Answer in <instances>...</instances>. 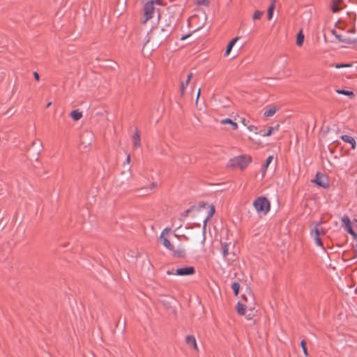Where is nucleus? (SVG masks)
<instances>
[{
    "instance_id": "b1692460",
    "label": "nucleus",
    "mask_w": 357,
    "mask_h": 357,
    "mask_svg": "<svg viewBox=\"0 0 357 357\" xmlns=\"http://www.w3.org/2000/svg\"><path fill=\"white\" fill-rule=\"evenodd\" d=\"M276 112V109L275 107L270 108L266 110L264 113V116L271 117L273 116Z\"/></svg>"
},
{
    "instance_id": "4c0bfd02",
    "label": "nucleus",
    "mask_w": 357,
    "mask_h": 357,
    "mask_svg": "<svg viewBox=\"0 0 357 357\" xmlns=\"http://www.w3.org/2000/svg\"><path fill=\"white\" fill-rule=\"evenodd\" d=\"M33 77L34 78L36 79V81H39L40 80V76H39V74L37 73V72H33Z\"/></svg>"
},
{
    "instance_id": "0eeeda50",
    "label": "nucleus",
    "mask_w": 357,
    "mask_h": 357,
    "mask_svg": "<svg viewBox=\"0 0 357 357\" xmlns=\"http://www.w3.org/2000/svg\"><path fill=\"white\" fill-rule=\"evenodd\" d=\"M342 220V227H344V229L349 233L354 238H357V234L354 231L352 227H351V221H350V219L348 216L347 215H344L342 218L341 219Z\"/></svg>"
},
{
    "instance_id": "a211bd4d",
    "label": "nucleus",
    "mask_w": 357,
    "mask_h": 357,
    "mask_svg": "<svg viewBox=\"0 0 357 357\" xmlns=\"http://www.w3.org/2000/svg\"><path fill=\"white\" fill-rule=\"evenodd\" d=\"M335 92L338 94L347 96L351 98H354V94L353 91H346L344 89H336Z\"/></svg>"
},
{
    "instance_id": "473e14b6",
    "label": "nucleus",
    "mask_w": 357,
    "mask_h": 357,
    "mask_svg": "<svg viewBox=\"0 0 357 357\" xmlns=\"http://www.w3.org/2000/svg\"><path fill=\"white\" fill-rule=\"evenodd\" d=\"M331 8L332 12L334 13L338 12L340 9L338 4H335V3H333V1H332Z\"/></svg>"
},
{
    "instance_id": "5701e85b",
    "label": "nucleus",
    "mask_w": 357,
    "mask_h": 357,
    "mask_svg": "<svg viewBox=\"0 0 357 357\" xmlns=\"http://www.w3.org/2000/svg\"><path fill=\"white\" fill-rule=\"evenodd\" d=\"M303 40L304 35L303 34L302 30H301L296 37V45L298 46H301L303 43Z\"/></svg>"
},
{
    "instance_id": "9d476101",
    "label": "nucleus",
    "mask_w": 357,
    "mask_h": 357,
    "mask_svg": "<svg viewBox=\"0 0 357 357\" xmlns=\"http://www.w3.org/2000/svg\"><path fill=\"white\" fill-rule=\"evenodd\" d=\"M195 273L193 266H184L176 270V275L179 276L192 275Z\"/></svg>"
},
{
    "instance_id": "2f4dec72",
    "label": "nucleus",
    "mask_w": 357,
    "mask_h": 357,
    "mask_svg": "<svg viewBox=\"0 0 357 357\" xmlns=\"http://www.w3.org/2000/svg\"><path fill=\"white\" fill-rule=\"evenodd\" d=\"M301 346L302 347V350H303V352L304 354V355L305 356H307L308 354H307V348H306V346H305V342L304 340H303L301 342Z\"/></svg>"
},
{
    "instance_id": "e433bc0d",
    "label": "nucleus",
    "mask_w": 357,
    "mask_h": 357,
    "mask_svg": "<svg viewBox=\"0 0 357 357\" xmlns=\"http://www.w3.org/2000/svg\"><path fill=\"white\" fill-rule=\"evenodd\" d=\"M192 77V73H190L188 75L187 79L185 80V85H188L189 82L190 81L191 78Z\"/></svg>"
},
{
    "instance_id": "a18cd8bd",
    "label": "nucleus",
    "mask_w": 357,
    "mask_h": 357,
    "mask_svg": "<svg viewBox=\"0 0 357 357\" xmlns=\"http://www.w3.org/2000/svg\"><path fill=\"white\" fill-rule=\"evenodd\" d=\"M275 1H276V0H271V5H273V8H275Z\"/></svg>"
},
{
    "instance_id": "412c9836",
    "label": "nucleus",
    "mask_w": 357,
    "mask_h": 357,
    "mask_svg": "<svg viewBox=\"0 0 357 357\" xmlns=\"http://www.w3.org/2000/svg\"><path fill=\"white\" fill-rule=\"evenodd\" d=\"M332 32H333V34L335 36V38L339 42H342V43H351V40L349 38H344L341 35L335 33V31H333Z\"/></svg>"
},
{
    "instance_id": "bb28decb",
    "label": "nucleus",
    "mask_w": 357,
    "mask_h": 357,
    "mask_svg": "<svg viewBox=\"0 0 357 357\" xmlns=\"http://www.w3.org/2000/svg\"><path fill=\"white\" fill-rule=\"evenodd\" d=\"M275 8H273V5H270L267 10V18L268 20H271L273 18V10Z\"/></svg>"
},
{
    "instance_id": "423d86ee",
    "label": "nucleus",
    "mask_w": 357,
    "mask_h": 357,
    "mask_svg": "<svg viewBox=\"0 0 357 357\" xmlns=\"http://www.w3.org/2000/svg\"><path fill=\"white\" fill-rule=\"evenodd\" d=\"M313 182L323 188H328L329 187L328 179L323 174L317 173L313 180Z\"/></svg>"
},
{
    "instance_id": "ea45409f",
    "label": "nucleus",
    "mask_w": 357,
    "mask_h": 357,
    "mask_svg": "<svg viewBox=\"0 0 357 357\" xmlns=\"http://www.w3.org/2000/svg\"><path fill=\"white\" fill-rule=\"evenodd\" d=\"M167 275H174V274H176V271L174 272V269L169 270L167 271Z\"/></svg>"
},
{
    "instance_id": "f3484780",
    "label": "nucleus",
    "mask_w": 357,
    "mask_h": 357,
    "mask_svg": "<svg viewBox=\"0 0 357 357\" xmlns=\"http://www.w3.org/2000/svg\"><path fill=\"white\" fill-rule=\"evenodd\" d=\"M280 126L278 124L276 125L275 126L270 127L266 132L261 133L260 134V135H261L262 137H268L271 135L273 132L278 130Z\"/></svg>"
},
{
    "instance_id": "3c124183",
    "label": "nucleus",
    "mask_w": 357,
    "mask_h": 357,
    "mask_svg": "<svg viewBox=\"0 0 357 357\" xmlns=\"http://www.w3.org/2000/svg\"><path fill=\"white\" fill-rule=\"evenodd\" d=\"M250 314H248L247 318H248V319H250Z\"/></svg>"
},
{
    "instance_id": "f8f14e48",
    "label": "nucleus",
    "mask_w": 357,
    "mask_h": 357,
    "mask_svg": "<svg viewBox=\"0 0 357 357\" xmlns=\"http://www.w3.org/2000/svg\"><path fill=\"white\" fill-rule=\"evenodd\" d=\"M132 142H133V146L137 149L140 147L141 146V139H140V135L139 131L137 128L135 129V133L132 136Z\"/></svg>"
},
{
    "instance_id": "a19ab883",
    "label": "nucleus",
    "mask_w": 357,
    "mask_h": 357,
    "mask_svg": "<svg viewBox=\"0 0 357 357\" xmlns=\"http://www.w3.org/2000/svg\"><path fill=\"white\" fill-rule=\"evenodd\" d=\"M355 257L357 258V245L354 246Z\"/></svg>"
},
{
    "instance_id": "cd10ccee",
    "label": "nucleus",
    "mask_w": 357,
    "mask_h": 357,
    "mask_svg": "<svg viewBox=\"0 0 357 357\" xmlns=\"http://www.w3.org/2000/svg\"><path fill=\"white\" fill-rule=\"evenodd\" d=\"M273 159V155H270V156L268 157L265 164L262 167V169H263V170L264 172L267 169L268 165L271 164V162H272Z\"/></svg>"
},
{
    "instance_id": "79ce46f5",
    "label": "nucleus",
    "mask_w": 357,
    "mask_h": 357,
    "mask_svg": "<svg viewBox=\"0 0 357 357\" xmlns=\"http://www.w3.org/2000/svg\"><path fill=\"white\" fill-rule=\"evenodd\" d=\"M342 0H333V2L335 3V4H339Z\"/></svg>"
},
{
    "instance_id": "aec40b11",
    "label": "nucleus",
    "mask_w": 357,
    "mask_h": 357,
    "mask_svg": "<svg viewBox=\"0 0 357 357\" xmlns=\"http://www.w3.org/2000/svg\"><path fill=\"white\" fill-rule=\"evenodd\" d=\"M243 298H245V301L248 303V305L250 307H251L255 304L253 295L250 292L248 293V296H243Z\"/></svg>"
},
{
    "instance_id": "20e7f679",
    "label": "nucleus",
    "mask_w": 357,
    "mask_h": 357,
    "mask_svg": "<svg viewBox=\"0 0 357 357\" xmlns=\"http://www.w3.org/2000/svg\"><path fill=\"white\" fill-rule=\"evenodd\" d=\"M156 5L160 6L161 0H150L145 3L144 8V19L142 20L143 24L146 23L148 20H149L150 19H151L153 17V15L154 13V10H155V6H156Z\"/></svg>"
},
{
    "instance_id": "a878e982",
    "label": "nucleus",
    "mask_w": 357,
    "mask_h": 357,
    "mask_svg": "<svg viewBox=\"0 0 357 357\" xmlns=\"http://www.w3.org/2000/svg\"><path fill=\"white\" fill-rule=\"evenodd\" d=\"M247 129L252 132H254L256 135H260L261 132L260 131H258V128L257 126L253 125H248L247 127Z\"/></svg>"
},
{
    "instance_id": "c9c22d12",
    "label": "nucleus",
    "mask_w": 357,
    "mask_h": 357,
    "mask_svg": "<svg viewBox=\"0 0 357 357\" xmlns=\"http://www.w3.org/2000/svg\"><path fill=\"white\" fill-rule=\"evenodd\" d=\"M241 123L244 126H245L246 128L248 127V126L249 125L248 124V121L245 119V118H241Z\"/></svg>"
},
{
    "instance_id": "72a5a7b5",
    "label": "nucleus",
    "mask_w": 357,
    "mask_h": 357,
    "mask_svg": "<svg viewBox=\"0 0 357 357\" xmlns=\"http://www.w3.org/2000/svg\"><path fill=\"white\" fill-rule=\"evenodd\" d=\"M351 66V63H337L335 65V68H349Z\"/></svg>"
},
{
    "instance_id": "c756f323",
    "label": "nucleus",
    "mask_w": 357,
    "mask_h": 357,
    "mask_svg": "<svg viewBox=\"0 0 357 357\" xmlns=\"http://www.w3.org/2000/svg\"><path fill=\"white\" fill-rule=\"evenodd\" d=\"M264 15V12L263 11H260V10H256L255 11L253 15H252V20H259L261 18V17Z\"/></svg>"
},
{
    "instance_id": "6ab92c4d",
    "label": "nucleus",
    "mask_w": 357,
    "mask_h": 357,
    "mask_svg": "<svg viewBox=\"0 0 357 357\" xmlns=\"http://www.w3.org/2000/svg\"><path fill=\"white\" fill-rule=\"evenodd\" d=\"M70 116L73 120L78 121L82 118V114L78 109H75L71 112Z\"/></svg>"
},
{
    "instance_id": "c85d7f7f",
    "label": "nucleus",
    "mask_w": 357,
    "mask_h": 357,
    "mask_svg": "<svg viewBox=\"0 0 357 357\" xmlns=\"http://www.w3.org/2000/svg\"><path fill=\"white\" fill-rule=\"evenodd\" d=\"M231 288H232V289L234 291V294L236 296L238 295V291H239V288H240V285H239L238 282H233L232 284H231Z\"/></svg>"
},
{
    "instance_id": "8fccbe9b",
    "label": "nucleus",
    "mask_w": 357,
    "mask_h": 357,
    "mask_svg": "<svg viewBox=\"0 0 357 357\" xmlns=\"http://www.w3.org/2000/svg\"><path fill=\"white\" fill-rule=\"evenodd\" d=\"M181 225H177V226H176V228H177V229H178V228H180V227H181Z\"/></svg>"
},
{
    "instance_id": "9b49d317",
    "label": "nucleus",
    "mask_w": 357,
    "mask_h": 357,
    "mask_svg": "<svg viewBox=\"0 0 357 357\" xmlns=\"http://www.w3.org/2000/svg\"><path fill=\"white\" fill-rule=\"evenodd\" d=\"M185 341L186 344L188 347L192 348L196 351H199L197 344V341H196L195 337L194 335H187L185 337Z\"/></svg>"
},
{
    "instance_id": "39448f33",
    "label": "nucleus",
    "mask_w": 357,
    "mask_h": 357,
    "mask_svg": "<svg viewBox=\"0 0 357 357\" xmlns=\"http://www.w3.org/2000/svg\"><path fill=\"white\" fill-rule=\"evenodd\" d=\"M323 234H324V231H323L322 228L320 226V223L315 222L314 227L310 231V236L314 241L315 244L317 246H319L322 248H324V247H323L322 241L320 238V235Z\"/></svg>"
},
{
    "instance_id": "1a4fd4ad",
    "label": "nucleus",
    "mask_w": 357,
    "mask_h": 357,
    "mask_svg": "<svg viewBox=\"0 0 357 357\" xmlns=\"http://www.w3.org/2000/svg\"><path fill=\"white\" fill-rule=\"evenodd\" d=\"M171 229L169 228H165L162 231L160 238L162 243V245L169 250L174 251V245H172L170 241L167 239V238L165 236V235L170 231Z\"/></svg>"
},
{
    "instance_id": "f257e3e1",
    "label": "nucleus",
    "mask_w": 357,
    "mask_h": 357,
    "mask_svg": "<svg viewBox=\"0 0 357 357\" xmlns=\"http://www.w3.org/2000/svg\"><path fill=\"white\" fill-rule=\"evenodd\" d=\"M172 31V29L169 24H167L165 27L155 28L151 30L149 40L153 43V45L158 47L167 39Z\"/></svg>"
},
{
    "instance_id": "de8ad7c7",
    "label": "nucleus",
    "mask_w": 357,
    "mask_h": 357,
    "mask_svg": "<svg viewBox=\"0 0 357 357\" xmlns=\"http://www.w3.org/2000/svg\"><path fill=\"white\" fill-rule=\"evenodd\" d=\"M205 1L206 0H201V1H199V3H204Z\"/></svg>"
},
{
    "instance_id": "7c9ffc66",
    "label": "nucleus",
    "mask_w": 357,
    "mask_h": 357,
    "mask_svg": "<svg viewBox=\"0 0 357 357\" xmlns=\"http://www.w3.org/2000/svg\"><path fill=\"white\" fill-rule=\"evenodd\" d=\"M195 208V206H191L190 208L185 210V211H183V213H181V216L182 218H185L187 217L188 215H189V213L192 211L194 208Z\"/></svg>"
},
{
    "instance_id": "f03ea898",
    "label": "nucleus",
    "mask_w": 357,
    "mask_h": 357,
    "mask_svg": "<svg viewBox=\"0 0 357 357\" xmlns=\"http://www.w3.org/2000/svg\"><path fill=\"white\" fill-rule=\"evenodd\" d=\"M252 162V157L249 155H241L231 158L227 165V168L241 170L245 169Z\"/></svg>"
},
{
    "instance_id": "dca6fc26",
    "label": "nucleus",
    "mask_w": 357,
    "mask_h": 357,
    "mask_svg": "<svg viewBox=\"0 0 357 357\" xmlns=\"http://www.w3.org/2000/svg\"><path fill=\"white\" fill-rule=\"evenodd\" d=\"M220 123L221 124H229V126H231L234 130H236L238 129V124L230 119H224L221 120Z\"/></svg>"
},
{
    "instance_id": "49530a36",
    "label": "nucleus",
    "mask_w": 357,
    "mask_h": 357,
    "mask_svg": "<svg viewBox=\"0 0 357 357\" xmlns=\"http://www.w3.org/2000/svg\"><path fill=\"white\" fill-rule=\"evenodd\" d=\"M155 185H156V183H153L152 185H151V189H153Z\"/></svg>"
},
{
    "instance_id": "4be33fe9",
    "label": "nucleus",
    "mask_w": 357,
    "mask_h": 357,
    "mask_svg": "<svg viewBox=\"0 0 357 357\" xmlns=\"http://www.w3.org/2000/svg\"><path fill=\"white\" fill-rule=\"evenodd\" d=\"M236 309L239 314L243 315L245 313L246 306L238 302L236 304Z\"/></svg>"
},
{
    "instance_id": "4468645a",
    "label": "nucleus",
    "mask_w": 357,
    "mask_h": 357,
    "mask_svg": "<svg viewBox=\"0 0 357 357\" xmlns=\"http://www.w3.org/2000/svg\"><path fill=\"white\" fill-rule=\"evenodd\" d=\"M240 39V37L239 36H237L234 38H233L229 43V44L227 45V48H226V50H225V56H228L230 52H231V49L233 48V47L234 46V45L236 43V42Z\"/></svg>"
},
{
    "instance_id": "58836bf2",
    "label": "nucleus",
    "mask_w": 357,
    "mask_h": 357,
    "mask_svg": "<svg viewBox=\"0 0 357 357\" xmlns=\"http://www.w3.org/2000/svg\"><path fill=\"white\" fill-rule=\"evenodd\" d=\"M130 162V155H128L127 158H126V162H124V165L126 164L129 165Z\"/></svg>"
},
{
    "instance_id": "f704fd0d",
    "label": "nucleus",
    "mask_w": 357,
    "mask_h": 357,
    "mask_svg": "<svg viewBox=\"0 0 357 357\" xmlns=\"http://www.w3.org/2000/svg\"><path fill=\"white\" fill-rule=\"evenodd\" d=\"M187 86L188 85H185V82L181 83V95L184 94V91H185V89L187 87Z\"/></svg>"
},
{
    "instance_id": "393cba45",
    "label": "nucleus",
    "mask_w": 357,
    "mask_h": 357,
    "mask_svg": "<svg viewBox=\"0 0 357 357\" xmlns=\"http://www.w3.org/2000/svg\"><path fill=\"white\" fill-rule=\"evenodd\" d=\"M222 248L223 257H228L229 255L228 245L226 243H222Z\"/></svg>"
},
{
    "instance_id": "7ed1b4c3",
    "label": "nucleus",
    "mask_w": 357,
    "mask_h": 357,
    "mask_svg": "<svg viewBox=\"0 0 357 357\" xmlns=\"http://www.w3.org/2000/svg\"><path fill=\"white\" fill-rule=\"evenodd\" d=\"M253 206L260 215H266L270 211V202L265 197H259L253 202Z\"/></svg>"
},
{
    "instance_id": "2eb2a0df",
    "label": "nucleus",
    "mask_w": 357,
    "mask_h": 357,
    "mask_svg": "<svg viewBox=\"0 0 357 357\" xmlns=\"http://www.w3.org/2000/svg\"><path fill=\"white\" fill-rule=\"evenodd\" d=\"M174 255L179 257H183L185 255V250L183 247L180 246L177 249L174 248V251H172Z\"/></svg>"
},
{
    "instance_id": "09e8293b",
    "label": "nucleus",
    "mask_w": 357,
    "mask_h": 357,
    "mask_svg": "<svg viewBox=\"0 0 357 357\" xmlns=\"http://www.w3.org/2000/svg\"><path fill=\"white\" fill-rule=\"evenodd\" d=\"M51 105H52V102H49L47 104V107H49Z\"/></svg>"
},
{
    "instance_id": "c03bdc74",
    "label": "nucleus",
    "mask_w": 357,
    "mask_h": 357,
    "mask_svg": "<svg viewBox=\"0 0 357 357\" xmlns=\"http://www.w3.org/2000/svg\"><path fill=\"white\" fill-rule=\"evenodd\" d=\"M199 207L200 208H202V207H204L206 206V204L204 202H201L199 203Z\"/></svg>"
},
{
    "instance_id": "6e6552de",
    "label": "nucleus",
    "mask_w": 357,
    "mask_h": 357,
    "mask_svg": "<svg viewBox=\"0 0 357 357\" xmlns=\"http://www.w3.org/2000/svg\"><path fill=\"white\" fill-rule=\"evenodd\" d=\"M214 213H215V207L213 205H210L208 211L207 216L203 220V228H202L203 238L202 241V244H204L205 239H206L205 234H206V223H207L208 220H210L213 216Z\"/></svg>"
},
{
    "instance_id": "37998d69",
    "label": "nucleus",
    "mask_w": 357,
    "mask_h": 357,
    "mask_svg": "<svg viewBox=\"0 0 357 357\" xmlns=\"http://www.w3.org/2000/svg\"><path fill=\"white\" fill-rule=\"evenodd\" d=\"M199 95H200V89H199L198 91H197L196 102H197V100L199 99Z\"/></svg>"
},
{
    "instance_id": "ddd939ff",
    "label": "nucleus",
    "mask_w": 357,
    "mask_h": 357,
    "mask_svg": "<svg viewBox=\"0 0 357 357\" xmlns=\"http://www.w3.org/2000/svg\"><path fill=\"white\" fill-rule=\"evenodd\" d=\"M340 139H342L344 142L350 144L352 149H354L356 148V144L353 137H351L347 135H344L340 137Z\"/></svg>"
}]
</instances>
